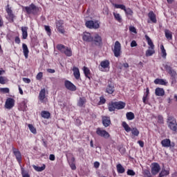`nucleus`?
I'll use <instances>...</instances> for the list:
<instances>
[{
	"instance_id": "1",
	"label": "nucleus",
	"mask_w": 177,
	"mask_h": 177,
	"mask_svg": "<svg viewBox=\"0 0 177 177\" xmlns=\"http://www.w3.org/2000/svg\"><path fill=\"white\" fill-rule=\"evenodd\" d=\"M127 104L122 101L119 102H111L109 104L108 109L109 111H115V110H122L125 108Z\"/></svg>"
},
{
	"instance_id": "2",
	"label": "nucleus",
	"mask_w": 177,
	"mask_h": 177,
	"mask_svg": "<svg viewBox=\"0 0 177 177\" xmlns=\"http://www.w3.org/2000/svg\"><path fill=\"white\" fill-rule=\"evenodd\" d=\"M145 39L147 40L148 45L151 48V50L149 49L146 51V56H153V55L156 53V51L154 50V44H153L151 39H150V37L148 35H145Z\"/></svg>"
},
{
	"instance_id": "3",
	"label": "nucleus",
	"mask_w": 177,
	"mask_h": 177,
	"mask_svg": "<svg viewBox=\"0 0 177 177\" xmlns=\"http://www.w3.org/2000/svg\"><path fill=\"white\" fill-rule=\"evenodd\" d=\"M167 122L169 129H171L174 132H176L177 123L176 120H175V118L172 116H168Z\"/></svg>"
},
{
	"instance_id": "4",
	"label": "nucleus",
	"mask_w": 177,
	"mask_h": 177,
	"mask_svg": "<svg viewBox=\"0 0 177 177\" xmlns=\"http://www.w3.org/2000/svg\"><path fill=\"white\" fill-rule=\"evenodd\" d=\"M115 57H120L121 56V44L120 41L115 42L114 48L113 50Z\"/></svg>"
},
{
	"instance_id": "5",
	"label": "nucleus",
	"mask_w": 177,
	"mask_h": 177,
	"mask_svg": "<svg viewBox=\"0 0 177 177\" xmlns=\"http://www.w3.org/2000/svg\"><path fill=\"white\" fill-rule=\"evenodd\" d=\"M96 134L101 138H104V139H109V138H110V133L100 127L97 128Z\"/></svg>"
},
{
	"instance_id": "6",
	"label": "nucleus",
	"mask_w": 177,
	"mask_h": 177,
	"mask_svg": "<svg viewBox=\"0 0 177 177\" xmlns=\"http://www.w3.org/2000/svg\"><path fill=\"white\" fill-rule=\"evenodd\" d=\"M85 24L87 28H94V30H97V28L100 27V25L97 21H87Z\"/></svg>"
},
{
	"instance_id": "7",
	"label": "nucleus",
	"mask_w": 177,
	"mask_h": 177,
	"mask_svg": "<svg viewBox=\"0 0 177 177\" xmlns=\"http://www.w3.org/2000/svg\"><path fill=\"white\" fill-rule=\"evenodd\" d=\"M92 42L94 44V45H95V46H102L103 44V40L99 34H96L94 37H93Z\"/></svg>"
},
{
	"instance_id": "8",
	"label": "nucleus",
	"mask_w": 177,
	"mask_h": 177,
	"mask_svg": "<svg viewBox=\"0 0 177 177\" xmlns=\"http://www.w3.org/2000/svg\"><path fill=\"white\" fill-rule=\"evenodd\" d=\"M15 107V100L13 98H8L6 100L5 103V108L8 110H10L11 109H13Z\"/></svg>"
},
{
	"instance_id": "9",
	"label": "nucleus",
	"mask_w": 177,
	"mask_h": 177,
	"mask_svg": "<svg viewBox=\"0 0 177 177\" xmlns=\"http://www.w3.org/2000/svg\"><path fill=\"white\" fill-rule=\"evenodd\" d=\"M64 85L65 88H66V89L68 91H71L72 92L77 91V86H75V85H74V84H73L69 80H66L64 82Z\"/></svg>"
},
{
	"instance_id": "10",
	"label": "nucleus",
	"mask_w": 177,
	"mask_h": 177,
	"mask_svg": "<svg viewBox=\"0 0 177 177\" xmlns=\"http://www.w3.org/2000/svg\"><path fill=\"white\" fill-rule=\"evenodd\" d=\"M12 153L19 164H21V153L20 151L15 147H12Z\"/></svg>"
},
{
	"instance_id": "11",
	"label": "nucleus",
	"mask_w": 177,
	"mask_h": 177,
	"mask_svg": "<svg viewBox=\"0 0 177 177\" xmlns=\"http://www.w3.org/2000/svg\"><path fill=\"white\" fill-rule=\"evenodd\" d=\"M160 169H161V167L158 163L154 162L152 164V167H151L152 175H157V174L160 172Z\"/></svg>"
},
{
	"instance_id": "12",
	"label": "nucleus",
	"mask_w": 177,
	"mask_h": 177,
	"mask_svg": "<svg viewBox=\"0 0 177 177\" xmlns=\"http://www.w3.org/2000/svg\"><path fill=\"white\" fill-rule=\"evenodd\" d=\"M82 39L84 42H92L93 41V37L91 33L84 32L82 34Z\"/></svg>"
},
{
	"instance_id": "13",
	"label": "nucleus",
	"mask_w": 177,
	"mask_h": 177,
	"mask_svg": "<svg viewBox=\"0 0 177 177\" xmlns=\"http://www.w3.org/2000/svg\"><path fill=\"white\" fill-rule=\"evenodd\" d=\"M6 12L9 16V17L7 18L8 21L10 23H13V21H15V18L16 17V16H15V14H13V11L10 8L8 7L6 8Z\"/></svg>"
},
{
	"instance_id": "14",
	"label": "nucleus",
	"mask_w": 177,
	"mask_h": 177,
	"mask_svg": "<svg viewBox=\"0 0 177 177\" xmlns=\"http://www.w3.org/2000/svg\"><path fill=\"white\" fill-rule=\"evenodd\" d=\"M24 9L28 15H32V13H34V10L37 9V6L31 3L29 6H26Z\"/></svg>"
},
{
	"instance_id": "15",
	"label": "nucleus",
	"mask_w": 177,
	"mask_h": 177,
	"mask_svg": "<svg viewBox=\"0 0 177 177\" xmlns=\"http://www.w3.org/2000/svg\"><path fill=\"white\" fill-rule=\"evenodd\" d=\"M163 67L165 68L166 71H167V73L171 75V77H175V75H176V72L172 69L171 66L168 65L167 64H163Z\"/></svg>"
},
{
	"instance_id": "16",
	"label": "nucleus",
	"mask_w": 177,
	"mask_h": 177,
	"mask_svg": "<svg viewBox=\"0 0 177 177\" xmlns=\"http://www.w3.org/2000/svg\"><path fill=\"white\" fill-rule=\"evenodd\" d=\"M161 145L162 147H174L175 146V144L173 142L171 144V140L170 139H165L161 141Z\"/></svg>"
},
{
	"instance_id": "17",
	"label": "nucleus",
	"mask_w": 177,
	"mask_h": 177,
	"mask_svg": "<svg viewBox=\"0 0 177 177\" xmlns=\"http://www.w3.org/2000/svg\"><path fill=\"white\" fill-rule=\"evenodd\" d=\"M56 27L59 32H61V34H64V28H63V21H57Z\"/></svg>"
},
{
	"instance_id": "18",
	"label": "nucleus",
	"mask_w": 177,
	"mask_h": 177,
	"mask_svg": "<svg viewBox=\"0 0 177 177\" xmlns=\"http://www.w3.org/2000/svg\"><path fill=\"white\" fill-rule=\"evenodd\" d=\"M102 124L105 128L107 127H110V124H111V120H110V117L109 116H103L102 117Z\"/></svg>"
},
{
	"instance_id": "19",
	"label": "nucleus",
	"mask_w": 177,
	"mask_h": 177,
	"mask_svg": "<svg viewBox=\"0 0 177 177\" xmlns=\"http://www.w3.org/2000/svg\"><path fill=\"white\" fill-rule=\"evenodd\" d=\"M148 17L149 20L151 21V23H157V17L156 16V14L153 11H150L148 13Z\"/></svg>"
},
{
	"instance_id": "20",
	"label": "nucleus",
	"mask_w": 177,
	"mask_h": 177,
	"mask_svg": "<svg viewBox=\"0 0 177 177\" xmlns=\"http://www.w3.org/2000/svg\"><path fill=\"white\" fill-rule=\"evenodd\" d=\"M28 27H27V26L21 27L22 39H27V37H28Z\"/></svg>"
},
{
	"instance_id": "21",
	"label": "nucleus",
	"mask_w": 177,
	"mask_h": 177,
	"mask_svg": "<svg viewBox=\"0 0 177 177\" xmlns=\"http://www.w3.org/2000/svg\"><path fill=\"white\" fill-rule=\"evenodd\" d=\"M22 50L24 55L25 56V58L28 59V53H30V50H28V47L27 46V44H22Z\"/></svg>"
},
{
	"instance_id": "22",
	"label": "nucleus",
	"mask_w": 177,
	"mask_h": 177,
	"mask_svg": "<svg viewBox=\"0 0 177 177\" xmlns=\"http://www.w3.org/2000/svg\"><path fill=\"white\" fill-rule=\"evenodd\" d=\"M73 75L76 80L81 78V74L80 73V69L75 66L73 68Z\"/></svg>"
},
{
	"instance_id": "23",
	"label": "nucleus",
	"mask_w": 177,
	"mask_h": 177,
	"mask_svg": "<svg viewBox=\"0 0 177 177\" xmlns=\"http://www.w3.org/2000/svg\"><path fill=\"white\" fill-rule=\"evenodd\" d=\"M86 103V98L85 97H80L77 101V106L79 107H84Z\"/></svg>"
},
{
	"instance_id": "24",
	"label": "nucleus",
	"mask_w": 177,
	"mask_h": 177,
	"mask_svg": "<svg viewBox=\"0 0 177 177\" xmlns=\"http://www.w3.org/2000/svg\"><path fill=\"white\" fill-rule=\"evenodd\" d=\"M155 95L156 96H164V95H165V91H164V88L158 87L155 90Z\"/></svg>"
},
{
	"instance_id": "25",
	"label": "nucleus",
	"mask_w": 177,
	"mask_h": 177,
	"mask_svg": "<svg viewBox=\"0 0 177 177\" xmlns=\"http://www.w3.org/2000/svg\"><path fill=\"white\" fill-rule=\"evenodd\" d=\"M114 84H109L106 88V93H109V95H113L114 93Z\"/></svg>"
},
{
	"instance_id": "26",
	"label": "nucleus",
	"mask_w": 177,
	"mask_h": 177,
	"mask_svg": "<svg viewBox=\"0 0 177 177\" xmlns=\"http://www.w3.org/2000/svg\"><path fill=\"white\" fill-rule=\"evenodd\" d=\"M32 168L35 169V171H37V172H42V171H45L46 165H45V164H43L41 167H38L35 165H33Z\"/></svg>"
},
{
	"instance_id": "27",
	"label": "nucleus",
	"mask_w": 177,
	"mask_h": 177,
	"mask_svg": "<svg viewBox=\"0 0 177 177\" xmlns=\"http://www.w3.org/2000/svg\"><path fill=\"white\" fill-rule=\"evenodd\" d=\"M154 84H156V85H167L168 82L167 80L163 79H156L154 80Z\"/></svg>"
},
{
	"instance_id": "28",
	"label": "nucleus",
	"mask_w": 177,
	"mask_h": 177,
	"mask_svg": "<svg viewBox=\"0 0 177 177\" xmlns=\"http://www.w3.org/2000/svg\"><path fill=\"white\" fill-rule=\"evenodd\" d=\"M100 66L102 68H110V61L106 59L100 62Z\"/></svg>"
},
{
	"instance_id": "29",
	"label": "nucleus",
	"mask_w": 177,
	"mask_h": 177,
	"mask_svg": "<svg viewBox=\"0 0 177 177\" xmlns=\"http://www.w3.org/2000/svg\"><path fill=\"white\" fill-rule=\"evenodd\" d=\"M83 71L85 77H86V78H88V80H91V71L89 70V68H88V67L86 66H84Z\"/></svg>"
},
{
	"instance_id": "30",
	"label": "nucleus",
	"mask_w": 177,
	"mask_h": 177,
	"mask_svg": "<svg viewBox=\"0 0 177 177\" xmlns=\"http://www.w3.org/2000/svg\"><path fill=\"white\" fill-rule=\"evenodd\" d=\"M41 116L43 118H46V120H49V118H50V113H49V111H43L41 113Z\"/></svg>"
},
{
	"instance_id": "31",
	"label": "nucleus",
	"mask_w": 177,
	"mask_h": 177,
	"mask_svg": "<svg viewBox=\"0 0 177 177\" xmlns=\"http://www.w3.org/2000/svg\"><path fill=\"white\" fill-rule=\"evenodd\" d=\"M45 88H42L39 94V99L40 102H44L45 99Z\"/></svg>"
},
{
	"instance_id": "32",
	"label": "nucleus",
	"mask_w": 177,
	"mask_h": 177,
	"mask_svg": "<svg viewBox=\"0 0 177 177\" xmlns=\"http://www.w3.org/2000/svg\"><path fill=\"white\" fill-rule=\"evenodd\" d=\"M116 169L118 174H124V172H125V168H124L121 164L117 165Z\"/></svg>"
},
{
	"instance_id": "33",
	"label": "nucleus",
	"mask_w": 177,
	"mask_h": 177,
	"mask_svg": "<svg viewBox=\"0 0 177 177\" xmlns=\"http://www.w3.org/2000/svg\"><path fill=\"white\" fill-rule=\"evenodd\" d=\"M64 55L66 56H68V57H71V56H73V51L71 50V48H68V47H66L64 51Z\"/></svg>"
},
{
	"instance_id": "34",
	"label": "nucleus",
	"mask_w": 177,
	"mask_h": 177,
	"mask_svg": "<svg viewBox=\"0 0 177 177\" xmlns=\"http://www.w3.org/2000/svg\"><path fill=\"white\" fill-rule=\"evenodd\" d=\"M165 35L167 38V39H172V32L169 31V30L166 29L165 30Z\"/></svg>"
},
{
	"instance_id": "35",
	"label": "nucleus",
	"mask_w": 177,
	"mask_h": 177,
	"mask_svg": "<svg viewBox=\"0 0 177 177\" xmlns=\"http://www.w3.org/2000/svg\"><path fill=\"white\" fill-rule=\"evenodd\" d=\"M127 119L129 120V121H132L135 118V114L132 112H128L126 114Z\"/></svg>"
},
{
	"instance_id": "36",
	"label": "nucleus",
	"mask_w": 177,
	"mask_h": 177,
	"mask_svg": "<svg viewBox=\"0 0 177 177\" xmlns=\"http://www.w3.org/2000/svg\"><path fill=\"white\" fill-rule=\"evenodd\" d=\"M21 173L22 175V177H30V174H28V171H26V169L21 166Z\"/></svg>"
},
{
	"instance_id": "37",
	"label": "nucleus",
	"mask_w": 177,
	"mask_h": 177,
	"mask_svg": "<svg viewBox=\"0 0 177 177\" xmlns=\"http://www.w3.org/2000/svg\"><path fill=\"white\" fill-rule=\"evenodd\" d=\"M122 126L123 127L124 131H126V132H131V127H129V125H128V124L127 123V122H123L122 123Z\"/></svg>"
},
{
	"instance_id": "38",
	"label": "nucleus",
	"mask_w": 177,
	"mask_h": 177,
	"mask_svg": "<svg viewBox=\"0 0 177 177\" xmlns=\"http://www.w3.org/2000/svg\"><path fill=\"white\" fill-rule=\"evenodd\" d=\"M66 48H67V46H65L63 44L57 45V49L58 50H59L61 53H64V50H66Z\"/></svg>"
},
{
	"instance_id": "39",
	"label": "nucleus",
	"mask_w": 177,
	"mask_h": 177,
	"mask_svg": "<svg viewBox=\"0 0 177 177\" xmlns=\"http://www.w3.org/2000/svg\"><path fill=\"white\" fill-rule=\"evenodd\" d=\"M28 127L30 131V132H32V133H33L34 135H36L37 133V129H35V127H34V126H32V124H28Z\"/></svg>"
},
{
	"instance_id": "40",
	"label": "nucleus",
	"mask_w": 177,
	"mask_h": 177,
	"mask_svg": "<svg viewBox=\"0 0 177 177\" xmlns=\"http://www.w3.org/2000/svg\"><path fill=\"white\" fill-rule=\"evenodd\" d=\"M160 50L162 52V57L165 59L167 57V51L165 50V48H164V45L160 46Z\"/></svg>"
},
{
	"instance_id": "41",
	"label": "nucleus",
	"mask_w": 177,
	"mask_h": 177,
	"mask_svg": "<svg viewBox=\"0 0 177 177\" xmlns=\"http://www.w3.org/2000/svg\"><path fill=\"white\" fill-rule=\"evenodd\" d=\"M167 175H169V171L165 169H162L159 174V177L167 176Z\"/></svg>"
},
{
	"instance_id": "42",
	"label": "nucleus",
	"mask_w": 177,
	"mask_h": 177,
	"mask_svg": "<svg viewBox=\"0 0 177 177\" xmlns=\"http://www.w3.org/2000/svg\"><path fill=\"white\" fill-rule=\"evenodd\" d=\"M131 131L133 136H139V130L136 129V127H134L132 129H131Z\"/></svg>"
},
{
	"instance_id": "43",
	"label": "nucleus",
	"mask_w": 177,
	"mask_h": 177,
	"mask_svg": "<svg viewBox=\"0 0 177 177\" xmlns=\"http://www.w3.org/2000/svg\"><path fill=\"white\" fill-rule=\"evenodd\" d=\"M113 16L115 17V19L119 21V23H121V20H122V19L121 18V15H120V14L118 13H113Z\"/></svg>"
},
{
	"instance_id": "44",
	"label": "nucleus",
	"mask_w": 177,
	"mask_h": 177,
	"mask_svg": "<svg viewBox=\"0 0 177 177\" xmlns=\"http://www.w3.org/2000/svg\"><path fill=\"white\" fill-rule=\"evenodd\" d=\"M114 7L116 9H122V10H125V6L122 5V4H114Z\"/></svg>"
},
{
	"instance_id": "45",
	"label": "nucleus",
	"mask_w": 177,
	"mask_h": 177,
	"mask_svg": "<svg viewBox=\"0 0 177 177\" xmlns=\"http://www.w3.org/2000/svg\"><path fill=\"white\" fill-rule=\"evenodd\" d=\"M124 10L127 15H129L130 16H132V15L133 14V11H132L131 8L127 9V8H125V10Z\"/></svg>"
},
{
	"instance_id": "46",
	"label": "nucleus",
	"mask_w": 177,
	"mask_h": 177,
	"mask_svg": "<svg viewBox=\"0 0 177 177\" xmlns=\"http://www.w3.org/2000/svg\"><path fill=\"white\" fill-rule=\"evenodd\" d=\"M0 84L5 85V84H6V77L0 76Z\"/></svg>"
},
{
	"instance_id": "47",
	"label": "nucleus",
	"mask_w": 177,
	"mask_h": 177,
	"mask_svg": "<svg viewBox=\"0 0 177 177\" xmlns=\"http://www.w3.org/2000/svg\"><path fill=\"white\" fill-rule=\"evenodd\" d=\"M42 77H44V73L42 72H39L37 76H36V79L38 81H41V80H42Z\"/></svg>"
},
{
	"instance_id": "48",
	"label": "nucleus",
	"mask_w": 177,
	"mask_h": 177,
	"mask_svg": "<svg viewBox=\"0 0 177 177\" xmlns=\"http://www.w3.org/2000/svg\"><path fill=\"white\" fill-rule=\"evenodd\" d=\"M158 122L159 124H164V118H162V115H159L158 116Z\"/></svg>"
},
{
	"instance_id": "49",
	"label": "nucleus",
	"mask_w": 177,
	"mask_h": 177,
	"mask_svg": "<svg viewBox=\"0 0 177 177\" xmlns=\"http://www.w3.org/2000/svg\"><path fill=\"white\" fill-rule=\"evenodd\" d=\"M127 175H129L130 176H135L136 173L132 169H128L127 170Z\"/></svg>"
},
{
	"instance_id": "50",
	"label": "nucleus",
	"mask_w": 177,
	"mask_h": 177,
	"mask_svg": "<svg viewBox=\"0 0 177 177\" xmlns=\"http://www.w3.org/2000/svg\"><path fill=\"white\" fill-rule=\"evenodd\" d=\"M44 28H45L46 31L48 33V35H50V34H51L50 27H49V26H45Z\"/></svg>"
},
{
	"instance_id": "51",
	"label": "nucleus",
	"mask_w": 177,
	"mask_h": 177,
	"mask_svg": "<svg viewBox=\"0 0 177 177\" xmlns=\"http://www.w3.org/2000/svg\"><path fill=\"white\" fill-rule=\"evenodd\" d=\"M69 165H70L71 169H73V171H75V169H77V167L75 166V163L71 162V163H69Z\"/></svg>"
},
{
	"instance_id": "52",
	"label": "nucleus",
	"mask_w": 177,
	"mask_h": 177,
	"mask_svg": "<svg viewBox=\"0 0 177 177\" xmlns=\"http://www.w3.org/2000/svg\"><path fill=\"white\" fill-rule=\"evenodd\" d=\"M129 31L131 32H133L134 34H136V28H135L134 26H130Z\"/></svg>"
},
{
	"instance_id": "53",
	"label": "nucleus",
	"mask_w": 177,
	"mask_h": 177,
	"mask_svg": "<svg viewBox=\"0 0 177 177\" xmlns=\"http://www.w3.org/2000/svg\"><path fill=\"white\" fill-rule=\"evenodd\" d=\"M1 92H3V93H9V88H1Z\"/></svg>"
},
{
	"instance_id": "54",
	"label": "nucleus",
	"mask_w": 177,
	"mask_h": 177,
	"mask_svg": "<svg viewBox=\"0 0 177 177\" xmlns=\"http://www.w3.org/2000/svg\"><path fill=\"white\" fill-rule=\"evenodd\" d=\"M131 48H135V46H138V43H136V41L133 40L131 42Z\"/></svg>"
},
{
	"instance_id": "55",
	"label": "nucleus",
	"mask_w": 177,
	"mask_h": 177,
	"mask_svg": "<svg viewBox=\"0 0 177 177\" xmlns=\"http://www.w3.org/2000/svg\"><path fill=\"white\" fill-rule=\"evenodd\" d=\"M100 103H101L102 104H104V103H106V99H104V97H100Z\"/></svg>"
},
{
	"instance_id": "56",
	"label": "nucleus",
	"mask_w": 177,
	"mask_h": 177,
	"mask_svg": "<svg viewBox=\"0 0 177 177\" xmlns=\"http://www.w3.org/2000/svg\"><path fill=\"white\" fill-rule=\"evenodd\" d=\"M23 81L24 82H25L26 84H30V82H31V80L26 78V77H24L23 78Z\"/></svg>"
},
{
	"instance_id": "57",
	"label": "nucleus",
	"mask_w": 177,
	"mask_h": 177,
	"mask_svg": "<svg viewBox=\"0 0 177 177\" xmlns=\"http://www.w3.org/2000/svg\"><path fill=\"white\" fill-rule=\"evenodd\" d=\"M119 151H120V153H121V154H125V152L127 151L125 150V148L121 147V148H120Z\"/></svg>"
},
{
	"instance_id": "58",
	"label": "nucleus",
	"mask_w": 177,
	"mask_h": 177,
	"mask_svg": "<svg viewBox=\"0 0 177 177\" xmlns=\"http://www.w3.org/2000/svg\"><path fill=\"white\" fill-rule=\"evenodd\" d=\"M47 73H49L50 74H53L55 73V69H52V68H48L47 69Z\"/></svg>"
},
{
	"instance_id": "59",
	"label": "nucleus",
	"mask_w": 177,
	"mask_h": 177,
	"mask_svg": "<svg viewBox=\"0 0 177 177\" xmlns=\"http://www.w3.org/2000/svg\"><path fill=\"white\" fill-rule=\"evenodd\" d=\"M147 94H145L142 98V102L143 103H145V104H146V100H147Z\"/></svg>"
},
{
	"instance_id": "60",
	"label": "nucleus",
	"mask_w": 177,
	"mask_h": 177,
	"mask_svg": "<svg viewBox=\"0 0 177 177\" xmlns=\"http://www.w3.org/2000/svg\"><path fill=\"white\" fill-rule=\"evenodd\" d=\"M49 160H50V161H55V157L54 154H50L49 156Z\"/></svg>"
},
{
	"instance_id": "61",
	"label": "nucleus",
	"mask_w": 177,
	"mask_h": 177,
	"mask_svg": "<svg viewBox=\"0 0 177 177\" xmlns=\"http://www.w3.org/2000/svg\"><path fill=\"white\" fill-rule=\"evenodd\" d=\"M138 145L140 146V147H144V146H145V142H144L143 141H142V140H138Z\"/></svg>"
},
{
	"instance_id": "62",
	"label": "nucleus",
	"mask_w": 177,
	"mask_h": 177,
	"mask_svg": "<svg viewBox=\"0 0 177 177\" xmlns=\"http://www.w3.org/2000/svg\"><path fill=\"white\" fill-rule=\"evenodd\" d=\"M94 167L95 168H99V167H100V163H99V162H95Z\"/></svg>"
},
{
	"instance_id": "63",
	"label": "nucleus",
	"mask_w": 177,
	"mask_h": 177,
	"mask_svg": "<svg viewBox=\"0 0 177 177\" xmlns=\"http://www.w3.org/2000/svg\"><path fill=\"white\" fill-rule=\"evenodd\" d=\"M15 43L20 44V37H15Z\"/></svg>"
},
{
	"instance_id": "64",
	"label": "nucleus",
	"mask_w": 177,
	"mask_h": 177,
	"mask_svg": "<svg viewBox=\"0 0 177 177\" xmlns=\"http://www.w3.org/2000/svg\"><path fill=\"white\" fill-rule=\"evenodd\" d=\"M123 67H124V68H128L129 67V64H128V63H124L123 64Z\"/></svg>"
}]
</instances>
